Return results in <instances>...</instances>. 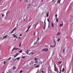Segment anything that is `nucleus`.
I'll list each match as a JSON object with an SVG mask.
<instances>
[{
  "mask_svg": "<svg viewBox=\"0 0 73 73\" xmlns=\"http://www.w3.org/2000/svg\"><path fill=\"white\" fill-rule=\"evenodd\" d=\"M22 58H25V56H23L22 57Z\"/></svg>",
  "mask_w": 73,
  "mask_h": 73,
  "instance_id": "nucleus-32",
  "label": "nucleus"
},
{
  "mask_svg": "<svg viewBox=\"0 0 73 73\" xmlns=\"http://www.w3.org/2000/svg\"><path fill=\"white\" fill-rule=\"evenodd\" d=\"M20 1H21V0H20Z\"/></svg>",
  "mask_w": 73,
  "mask_h": 73,
  "instance_id": "nucleus-61",
  "label": "nucleus"
},
{
  "mask_svg": "<svg viewBox=\"0 0 73 73\" xmlns=\"http://www.w3.org/2000/svg\"><path fill=\"white\" fill-rule=\"evenodd\" d=\"M16 60H17V59H16L15 60V61H14V62H15V61H16Z\"/></svg>",
  "mask_w": 73,
  "mask_h": 73,
  "instance_id": "nucleus-57",
  "label": "nucleus"
},
{
  "mask_svg": "<svg viewBox=\"0 0 73 73\" xmlns=\"http://www.w3.org/2000/svg\"><path fill=\"white\" fill-rule=\"evenodd\" d=\"M37 44V42H36L34 44Z\"/></svg>",
  "mask_w": 73,
  "mask_h": 73,
  "instance_id": "nucleus-50",
  "label": "nucleus"
},
{
  "mask_svg": "<svg viewBox=\"0 0 73 73\" xmlns=\"http://www.w3.org/2000/svg\"><path fill=\"white\" fill-rule=\"evenodd\" d=\"M11 57H10L9 58H8V60H9L10 59H11Z\"/></svg>",
  "mask_w": 73,
  "mask_h": 73,
  "instance_id": "nucleus-38",
  "label": "nucleus"
},
{
  "mask_svg": "<svg viewBox=\"0 0 73 73\" xmlns=\"http://www.w3.org/2000/svg\"><path fill=\"white\" fill-rule=\"evenodd\" d=\"M31 26H29V25L28 27V29H28L29 30V29H30V28H31Z\"/></svg>",
  "mask_w": 73,
  "mask_h": 73,
  "instance_id": "nucleus-13",
  "label": "nucleus"
},
{
  "mask_svg": "<svg viewBox=\"0 0 73 73\" xmlns=\"http://www.w3.org/2000/svg\"><path fill=\"white\" fill-rule=\"evenodd\" d=\"M42 62L41 61H40L39 62V64L40 63H41Z\"/></svg>",
  "mask_w": 73,
  "mask_h": 73,
  "instance_id": "nucleus-47",
  "label": "nucleus"
},
{
  "mask_svg": "<svg viewBox=\"0 0 73 73\" xmlns=\"http://www.w3.org/2000/svg\"><path fill=\"white\" fill-rule=\"evenodd\" d=\"M8 36H7V35L5 36H3V39H4V38H7V37Z\"/></svg>",
  "mask_w": 73,
  "mask_h": 73,
  "instance_id": "nucleus-11",
  "label": "nucleus"
},
{
  "mask_svg": "<svg viewBox=\"0 0 73 73\" xmlns=\"http://www.w3.org/2000/svg\"><path fill=\"white\" fill-rule=\"evenodd\" d=\"M31 4H29L28 5V8H29V7H30V6H31Z\"/></svg>",
  "mask_w": 73,
  "mask_h": 73,
  "instance_id": "nucleus-21",
  "label": "nucleus"
},
{
  "mask_svg": "<svg viewBox=\"0 0 73 73\" xmlns=\"http://www.w3.org/2000/svg\"><path fill=\"white\" fill-rule=\"evenodd\" d=\"M39 40V37H38L37 40L36 41V42H38V41Z\"/></svg>",
  "mask_w": 73,
  "mask_h": 73,
  "instance_id": "nucleus-17",
  "label": "nucleus"
},
{
  "mask_svg": "<svg viewBox=\"0 0 73 73\" xmlns=\"http://www.w3.org/2000/svg\"><path fill=\"white\" fill-rule=\"evenodd\" d=\"M29 55H31V53L29 54Z\"/></svg>",
  "mask_w": 73,
  "mask_h": 73,
  "instance_id": "nucleus-49",
  "label": "nucleus"
},
{
  "mask_svg": "<svg viewBox=\"0 0 73 73\" xmlns=\"http://www.w3.org/2000/svg\"><path fill=\"white\" fill-rule=\"evenodd\" d=\"M22 72H23V71L22 70H21L20 71L19 73H22Z\"/></svg>",
  "mask_w": 73,
  "mask_h": 73,
  "instance_id": "nucleus-34",
  "label": "nucleus"
},
{
  "mask_svg": "<svg viewBox=\"0 0 73 73\" xmlns=\"http://www.w3.org/2000/svg\"><path fill=\"white\" fill-rule=\"evenodd\" d=\"M45 26H46V25H44L43 28H45Z\"/></svg>",
  "mask_w": 73,
  "mask_h": 73,
  "instance_id": "nucleus-46",
  "label": "nucleus"
},
{
  "mask_svg": "<svg viewBox=\"0 0 73 73\" xmlns=\"http://www.w3.org/2000/svg\"><path fill=\"white\" fill-rule=\"evenodd\" d=\"M4 16H5L4 14H2V17H4Z\"/></svg>",
  "mask_w": 73,
  "mask_h": 73,
  "instance_id": "nucleus-30",
  "label": "nucleus"
},
{
  "mask_svg": "<svg viewBox=\"0 0 73 73\" xmlns=\"http://www.w3.org/2000/svg\"><path fill=\"white\" fill-rule=\"evenodd\" d=\"M60 72H59V73H61V69H60Z\"/></svg>",
  "mask_w": 73,
  "mask_h": 73,
  "instance_id": "nucleus-45",
  "label": "nucleus"
},
{
  "mask_svg": "<svg viewBox=\"0 0 73 73\" xmlns=\"http://www.w3.org/2000/svg\"><path fill=\"white\" fill-rule=\"evenodd\" d=\"M21 20H22V19H21Z\"/></svg>",
  "mask_w": 73,
  "mask_h": 73,
  "instance_id": "nucleus-63",
  "label": "nucleus"
},
{
  "mask_svg": "<svg viewBox=\"0 0 73 73\" xmlns=\"http://www.w3.org/2000/svg\"><path fill=\"white\" fill-rule=\"evenodd\" d=\"M25 3H28V0H25Z\"/></svg>",
  "mask_w": 73,
  "mask_h": 73,
  "instance_id": "nucleus-27",
  "label": "nucleus"
},
{
  "mask_svg": "<svg viewBox=\"0 0 73 73\" xmlns=\"http://www.w3.org/2000/svg\"><path fill=\"white\" fill-rule=\"evenodd\" d=\"M44 25H46V23L45 22V21H44Z\"/></svg>",
  "mask_w": 73,
  "mask_h": 73,
  "instance_id": "nucleus-33",
  "label": "nucleus"
},
{
  "mask_svg": "<svg viewBox=\"0 0 73 73\" xmlns=\"http://www.w3.org/2000/svg\"><path fill=\"white\" fill-rule=\"evenodd\" d=\"M48 50H49V49L48 48H46V49L44 48L41 50V52H42V51H44L45 52H47V51H48Z\"/></svg>",
  "mask_w": 73,
  "mask_h": 73,
  "instance_id": "nucleus-2",
  "label": "nucleus"
},
{
  "mask_svg": "<svg viewBox=\"0 0 73 73\" xmlns=\"http://www.w3.org/2000/svg\"><path fill=\"white\" fill-rule=\"evenodd\" d=\"M54 70L55 72H57V73H58V71L57 69V67H56V65L55 64H54Z\"/></svg>",
  "mask_w": 73,
  "mask_h": 73,
  "instance_id": "nucleus-1",
  "label": "nucleus"
},
{
  "mask_svg": "<svg viewBox=\"0 0 73 73\" xmlns=\"http://www.w3.org/2000/svg\"><path fill=\"white\" fill-rule=\"evenodd\" d=\"M16 69V67H15V66H14L13 67V69Z\"/></svg>",
  "mask_w": 73,
  "mask_h": 73,
  "instance_id": "nucleus-20",
  "label": "nucleus"
},
{
  "mask_svg": "<svg viewBox=\"0 0 73 73\" xmlns=\"http://www.w3.org/2000/svg\"><path fill=\"white\" fill-rule=\"evenodd\" d=\"M51 25L52 28H54V25H53V23H51Z\"/></svg>",
  "mask_w": 73,
  "mask_h": 73,
  "instance_id": "nucleus-14",
  "label": "nucleus"
},
{
  "mask_svg": "<svg viewBox=\"0 0 73 73\" xmlns=\"http://www.w3.org/2000/svg\"><path fill=\"white\" fill-rule=\"evenodd\" d=\"M43 0H42L41 1V2H42V1H43Z\"/></svg>",
  "mask_w": 73,
  "mask_h": 73,
  "instance_id": "nucleus-53",
  "label": "nucleus"
},
{
  "mask_svg": "<svg viewBox=\"0 0 73 73\" xmlns=\"http://www.w3.org/2000/svg\"><path fill=\"white\" fill-rule=\"evenodd\" d=\"M21 42L20 43V45L19 46V47H20V46H21Z\"/></svg>",
  "mask_w": 73,
  "mask_h": 73,
  "instance_id": "nucleus-40",
  "label": "nucleus"
},
{
  "mask_svg": "<svg viewBox=\"0 0 73 73\" xmlns=\"http://www.w3.org/2000/svg\"><path fill=\"white\" fill-rule=\"evenodd\" d=\"M11 71V70H9V73H11V71Z\"/></svg>",
  "mask_w": 73,
  "mask_h": 73,
  "instance_id": "nucleus-42",
  "label": "nucleus"
},
{
  "mask_svg": "<svg viewBox=\"0 0 73 73\" xmlns=\"http://www.w3.org/2000/svg\"><path fill=\"white\" fill-rule=\"evenodd\" d=\"M16 27H15L12 31L11 32V33H13V31H16Z\"/></svg>",
  "mask_w": 73,
  "mask_h": 73,
  "instance_id": "nucleus-7",
  "label": "nucleus"
},
{
  "mask_svg": "<svg viewBox=\"0 0 73 73\" xmlns=\"http://www.w3.org/2000/svg\"><path fill=\"white\" fill-rule=\"evenodd\" d=\"M61 35V33L58 32L56 34V36H59V35Z\"/></svg>",
  "mask_w": 73,
  "mask_h": 73,
  "instance_id": "nucleus-9",
  "label": "nucleus"
},
{
  "mask_svg": "<svg viewBox=\"0 0 73 73\" xmlns=\"http://www.w3.org/2000/svg\"><path fill=\"white\" fill-rule=\"evenodd\" d=\"M46 20V19H44V21L45 22V20Z\"/></svg>",
  "mask_w": 73,
  "mask_h": 73,
  "instance_id": "nucleus-56",
  "label": "nucleus"
},
{
  "mask_svg": "<svg viewBox=\"0 0 73 73\" xmlns=\"http://www.w3.org/2000/svg\"><path fill=\"white\" fill-rule=\"evenodd\" d=\"M57 15H55V17H56V19L57 18Z\"/></svg>",
  "mask_w": 73,
  "mask_h": 73,
  "instance_id": "nucleus-44",
  "label": "nucleus"
},
{
  "mask_svg": "<svg viewBox=\"0 0 73 73\" xmlns=\"http://www.w3.org/2000/svg\"><path fill=\"white\" fill-rule=\"evenodd\" d=\"M47 15V17H48L49 16V12H47V13L46 14Z\"/></svg>",
  "mask_w": 73,
  "mask_h": 73,
  "instance_id": "nucleus-15",
  "label": "nucleus"
},
{
  "mask_svg": "<svg viewBox=\"0 0 73 73\" xmlns=\"http://www.w3.org/2000/svg\"><path fill=\"white\" fill-rule=\"evenodd\" d=\"M63 25H64V24L63 23V22H62V24H60V27H61L62 26H63Z\"/></svg>",
  "mask_w": 73,
  "mask_h": 73,
  "instance_id": "nucleus-8",
  "label": "nucleus"
},
{
  "mask_svg": "<svg viewBox=\"0 0 73 73\" xmlns=\"http://www.w3.org/2000/svg\"><path fill=\"white\" fill-rule=\"evenodd\" d=\"M29 50H27L25 52V53H26V54H28V53H29Z\"/></svg>",
  "mask_w": 73,
  "mask_h": 73,
  "instance_id": "nucleus-6",
  "label": "nucleus"
},
{
  "mask_svg": "<svg viewBox=\"0 0 73 73\" xmlns=\"http://www.w3.org/2000/svg\"><path fill=\"white\" fill-rule=\"evenodd\" d=\"M60 38H58L57 41H58V42H59V41H60Z\"/></svg>",
  "mask_w": 73,
  "mask_h": 73,
  "instance_id": "nucleus-16",
  "label": "nucleus"
},
{
  "mask_svg": "<svg viewBox=\"0 0 73 73\" xmlns=\"http://www.w3.org/2000/svg\"><path fill=\"white\" fill-rule=\"evenodd\" d=\"M19 38H20V37H19Z\"/></svg>",
  "mask_w": 73,
  "mask_h": 73,
  "instance_id": "nucleus-59",
  "label": "nucleus"
},
{
  "mask_svg": "<svg viewBox=\"0 0 73 73\" xmlns=\"http://www.w3.org/2000/svg\"><path fill=\"white\" fill-rule=\"evenodd\" d=\"M60 1H61V0H58V1H57L56 3L57 4H58V3H59V4H60Z\"/></svg>",
  "mask_w": 73,
  "mask_h": 73,
  "instance_id": "nucleus-10",
  "label": "nucleus"
},
{
  "mask_svg": "<svg viewBox=\"0 0 73 73\" xmlns=\"http://www.w3.org/2000/svg\"><path fill=\"white\" fill-rule=\"evenodd\" d=\"M53 41H54V45H56V41H54V40H53Z\"/></svg>",
  "mask_w": 73,
  "mask_h": 73,
  "instance_id": "nucleus-29",
  "label": "nucleus"
},
{
  "mask_svg": "<svg viewBox=\"0 0 73 73\" xmlns=\"http://www.w3.org/2000/svg\"><path fill=\"white\" fill-rule=\"evenodd\" d=\"M58 62V63H59V64H61V62Z\"/></svg>",
  "mask_w": 73,
  "mask_h": 73,
  "instance_id": "nucleus-41",
  "label": "nucleus"
},
{
  "mask_svg": "<svg viewBox=\"0 0 73 73\" xmlns=\"http://www.w3.org/2000/svg\"><path fill=\"white\" fill-rule=\"evenodd\" d=\"M70 17V18H73V16H72L71 15H70L69 16Z\"/></svg>",
  "mask_w": 73,
  "mask_h": 73,
  "instance_id": "nucleus-28",
  "label": "nucleus"
},
{
  "mask_svg": "<svg viewBox=\"0 0 73 73\" xmlns=\"http://www.w3.org/2000/svg\"><path fill=\"white\" fill-rule=\"evenodd\" d=\"M22 52V50H20V51H19V53H21V52Z\"/></svg>",
  "mask_w": 73,
  "mask_h": 73,
  "instance_id": "nucleus-35",
  "label": "nucleus"
},
{
  "mask_svg": "<svg viewBox=\"0 0 73 73\" xmlns=\"http://www.w3.org/2000/svg\"><path fill=\"white\" fill-rule=\"evenodd\" d=\"M28 31H29V30L28 29H27V30L25 31V33H27Z\"/></svg>",
  "mask_w": 73,
  "mask_h": 73,
  "instance_id": "nucleus-22",
  "label": "nucleus"
},
{
  "mask_svg": "<svg viewBox=\"0 0 73 73\" xmlns=\"http://www.w3.org/2000/svg\"><path fill=\"white\" fill-rule=\"evenodd\" d=\"M19 36H22V35L21 34H20V35H19Z\"/></svg>",
  "mask_w": 73,
  "mask_h": 73,
  "instance_id": "nucleus-51",
  "label": "nucleus"
},
{
  "mask_svg": "<svg viewBox=\"0 0 73 73\" xmlns=\"http://www.w3.org/2000/svg\"><path fill=\"white\" fill-rule=\"evenodd\" d=\"M5 63H6V62L4 61V62H3L4 64H5Z\"/></svg>",
  "mask_w": 73,
  "mask_h": 73,
  "instance_id": "nucleus-43",
  "label": "nucleus"
},
{
  "mask_svg": "<svg viewBox=\"0 0 73 73\" xmlns=\"http://www.w3.org/2000/svg\"><path fill=\"white\" fill-rule=\"evenodd\" d=\"M13 36H15V34H13Z\"/></svg>",
  "mask_w": 73,
  "mask_h": 73,
  "instance_id": "nucleus-54",
  "label": "nucleus"
},
{
  "mask_svg": "<svg viewBox=\"0 0 73 73\" xmlns=\"http://www.w3.org/2000/svg\"><path fill=\"white\" fill-rule=\"evenodd\" d=\"M18 49H19V48H13V49L12 50V51H13V50H18Z\"/></svg>",
  "mask_w": 73,
  "mask_h": 73,
  "instance_id": "nucleus-4",
  "label": "nucleus"
},
{
  "mask_svg": "<svg viewBox=\"0 0 73 73\" xmlns=\"http://www.w3.org/2000/svg\"><path fill=\"white\" fill-rule=\"evenodd\" d=\"M54 0H52V1H54Z\"/></svg>",
  "mask_w": 73,
  "mask_h": 73,
  "instance_id": "nucleus-60",
  "label": "nucleus"
},
{
  "mask_svg": "<svg viewBox=\"0 0 73 73\" xmlns=\"http://www.w3.org/2000/svg\"><path fill=\"white\" fill-rule=\"evenodd\" d=\"M39 66H40L38 65L35 66V68H39Z\"/></svg>",
  "mask_w": 73,
  "mask_h": 73,
  "instance_id": "nucleus-19",
  "label": "nucleus"
},
{
  "mask_svg": "<svg viewBox=\"0 0 73 73\" xmlns=\"http://www.w3.org/2000/svg\"><path fill=\"white\" fill-rule=\"evenodd\" d=\"M30 65L31 67V68H33L35 67V66H34V65L33 64H31Z\"/></svg>",
  "mask_w": 73,
  "mask_h": 73,
  "instance_id": "nucleus-5",
  "label": "nucleus"
},
{
  "mask_svg": "<svg viewBox=\"0 0 73 73\" xmlns=\"http://www.w3.org/2000/svg\"><path fill=\"white\" fill-rule=\"evenodd\" d=\"M45 28H43V29H44V30H45Z\"/></svg>",
  "mask_w": 73,
  "mask_h": 73,
  "instance_id": "nucleus-52",
  "label": "nucleus"
},
{
  "mask_svg": "<svg viewBox=\"0 0 73 73\" xmlns=\"http://www.w3.org/2000/svg\"><path fill=\"white\" fill-rule=\"evenodd\" d=\"M48 27H49V26H48Z\"/></svg>",
  "mask_w": 73,
  "mask_h": 73,
  "instance_id": "nucleus-64",
  "label": "nucleus"
},
{
  "mask_svg": "<svg viewBox=\"0 0 73 73\" xmlns=\"http://www.w3.org/2000/svg\"><path fill=\"white\" fill-rule=\"evenodd\" d=\"M62 52H63V53H64V52H65V49H64L63 50Z\"/></svg>",
  "mask_w": 73,
  "mask_h": 73,
  "instance_id": "nucleus-26",
  "label": "nucleus"
},
{
  "mask_svg": "<svg viewBox=\"0 0 73 73\" xmlns=\"http://www.w3.org/2000/svg\"><path fill=\"white\" fill-rule=\"evenodd\" d=\"M47 21H48V24H49V19H47Z\"/></svg>",
  "mask_w": 73,
  "mask_h": 73,
  "instance_id": "nucleus-39",
  "label": "nucleus"
},
{
  "mask_svg": "<svg viewBox=\"0 0 73 73\" xmlns=\"http://www.w3.org/2000/svg\"><path fill=\"white\" fill-rule=\"evenodd\" d=\"M50 47H51V48H54V47H55L56 46L54 45V46H50Z\"/></svg>",
  "mask_w": 73,
  "mask_h": 73,
  "instance_id": "nucleus-18",
  "label": "nucleus"
},
{
  "mask_svg": "<svg viewBox=\"0 0 73 73\" xmlns=\"http://www.w3.org/2000/svg\"><path fill=\"white\" fill-rule=\"evenodd\" d=\"M13 37H16L17 38V36H16V35H14L13 36Z\"/></svg>",
  "mask_w": 73,
  "mask_h": 73,
  "instance_id": "nucleus-25",
  "label": "nucleus"
},
{
  "mask_svg": "<svg viewBox=\"0 0 73 73\" xmlns=\"http://www.w3.org/2000/svg\"><path fill=\"white\" fill-rule=\"evenodd\" d=\"M18 53L16 54L14 56V57L15 58V57H17V56H18Z\"/></svg>",
  "mask_w": 73,
  "mask_h": 73,
  "instance_id": "nucleus-12",
  "label": "nucleus"
},
{
  "mask_svg": "<svg viewBox=\"0 0 73 73\" xmlns=\"http://www.w3.org/2000/svg\"><path fill=\"white\" fill-rule=\"evenodd\" d=\"M64 70H65V69H64V68H63L62 70V72H63L64 71Z\"/></svg>",
  "mask_w": 73,
  "mask_h": 73,
  "instance_id": "nucleus-23",
  "label": "nucleus"
},
{
  "mask_svg": "<svg viewBox=\"0 0 73 73\" xmlns=\"http://www.w3.org/2000/svg\"><path fill=\"white\" fill-rule=\"evenodd\" d=\"M56 22H58V19H56Z\"/></svg>",
  "mask_w": 73,
  "mask_h": 73,
  "instance_id": "nucleus-31",
  "label": "nucleus"
},
{
  "mask_svg": "<svg viewBox=\"0 0 73 73\" xmlns=\"http://www.w3.org/2000/svg\"><path fill=\"white\" fill-rule=\"evenodd\" d=\"M7 14V13H6V15Z\"/></svg>",
  "mask_w": 73,
  "mask_h": 73,
  "instance_id": "nucleus-62",
  "label": "nucleus"
},
{
  "mask_svg": "<svg viewBox=\"0 0 73 73\" xmlns=\"http://www.w3.org/2000/svg\"><path fill=\"white\" fill-rule=\"evenodd\" d=\"M31 53V55H32L33 54V52H31L30 53Z\"/></svg>",
  "mask_w": 73,
  "mask_h": 73,
  "instance_id": "nucleus-37",
  "label": "nucleus"
},
{
  "mask_svg": "<svg viewBox=\"0 0 73 73\" xmlns=\"http://www.w3.org/2000/svg\"><path fill=\"white\" fill-rule=\"evenodd\" d=\"M33 64L34 65V67H35V66L36 65V64Z\"/></svg>",
  "mask_w": 73,
  "mask_h": 73,
  "instance_id": "nucleus-36",
  "label": "nucleus"
},
{
  "mask_svg": "<svg viewBox=\"0 0 73 73\" xmlns=\"http://www.w3.org/2000/svg\"><path fill=\"white\" fill-rule=\"evenodd\" d=\"M42 73H44V72L43 71H42Z\"/></svg>",
  "mask_w": 73,
  "mask_h": 73,
  "instance_id": "nucleus-48",
  "label": "nucleus"
},
{
  "mask_svg": "<svg viewBox=\"0 0 73 73\" xmlns=\"http://www.w3.org/2000/svg\"><path fill=\"white\" fill-rule=\"evenodd\" d=\"M19 59H20V57H18L16 58V60H19Z\"/></svg>",
  "mask_w": 73,
  "mask_h": 73,
  "instance_id": "nucleus-24",
  "label": "nucleus"
},
{
  "mask_svg": "<svg viewBox=\"0 0 73 73\" xmlns=\"http://www.w3.org/2000/svg\"><path fill=\"white\" fill-rule=\"evenodd\" d=\"M34 59L35 60V63H38V59L37 58H35Z\"/></svg>",
  "mask_w": 73,
  "mask_h": 73,
  "instance_id": "nucleus-3",
  "label": "nucleus"
},
{
  "mask_svg": "<svg viewBox=\"0 0 73 73\" xmlns=\"http://www.w3.org/2000/svg\"><path fill=\"white\" fill-rule=\"evenodd\" d=\"M13 61H14V59H13Z\"/></svg>",
  "mask_w": 73,
  "mask_h": 73,
  "instance_id": "nucleus-55",
  "label": "nucleus"
},
{
  "mask_svg": "<svg viewBox=\"0 0 73 73\" xmlns=\"http://www.w3.org/2000/svg\"><path fill=\"white\" fill-rule=\"evenodd\" d=\"M25 19H24L23 20L24 21H25Z\"/></svg>",
  "mask_w": 73,
  "mask_h": 73,
  "instance_id": "nucleus-58",
  "label": "nucleus"
}]
</instances>
